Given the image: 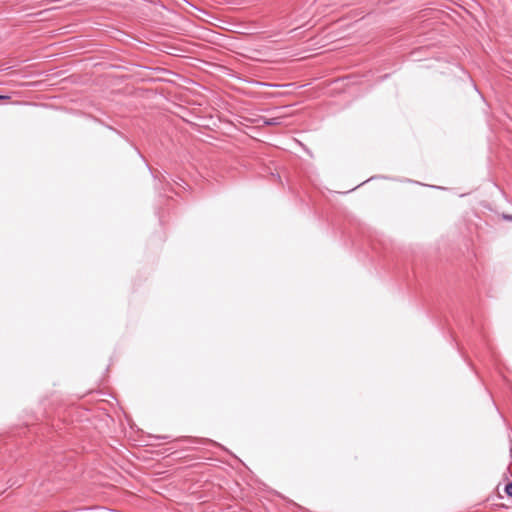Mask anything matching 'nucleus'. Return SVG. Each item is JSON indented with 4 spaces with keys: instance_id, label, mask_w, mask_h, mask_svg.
Returning a JSON list of instances; mask_svg holds the SVG:
<instances>
[{
    "instance_id": "nucleus-3",
    "label": "nucleus",
    "mask_w": 512,
    "mask_h": 512,
    "mask_svg": "<svg viewBox=\"0 0 512 512\" xmlns=\"http://www.w3.org/2000/svg\"><path fill=\"white\" fill-rule=\"evenodd\" d=\"M504 218L509 221H512V215H504Z\"/></svg>"
},
{
    "instance_id": "nucleus-1",
    "label": "nucleus",
    "mask_w": 512,
    "mask_h": 512,
    "mask_svg": "<svg viewBox=\"0 0 512 512\" xmlns=\"http://www.w3.org/2000/svg\"><path fill=\"white\" fill-rule=\"evenodd\" d=\"M505 493L509 496V497H512V482L508 483L505 487Z\"/></svg>"
},
{
    "instance_id": "nucleus-2",
    "label": "nucleus",
    "mask_w": 512,
    "mask_h": 512,
    "mask_svg": "<svg viewBox=\"0 0 512 512\" xmlns=\"http://www.w3.org/2000/svg\"><path fill=\"white\" fill-rule=\"evenodd\" d=\"M278 123L279 122H278L277 118H271V119L265 121V124H267V125H276Z\"/></svg>"
},
{
    "instance_id": "nucleus-4",
    "label": "nucleus",
    "mask_w": 512,
    "mask_h": 512,
    "mask_svg": "<svg viewBox=\"0 0 512 512\" xmlns=\"http://www.w3.org/2000/svg\"><path fill=\"white\" fill-rule=\"evenodd\" d=\"M7 97L6 96H0V99H6Z\"/></svg>"
}]
</instances>
